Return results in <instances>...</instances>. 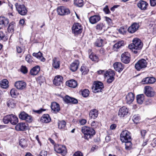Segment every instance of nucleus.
I'll return each instance as SVG.
<instances>
[{"mask_svg": "<svg viewBox=\"0 0 156 156\" xmlns=\"http://www.w3.org/2000/svg\"><path fill=\"white\" fill-rule=\"evenodd\" d=\"M133 44H129L128 47L135 53L137 52V50L141 49L143 47V44L139 39L134 38L133 41Z\"/></svg>", "mask_w": 156, "mask_h": 156, "instance_id": "f257e3e1", "label": "nucleus"}, {"mask_svg": "<svg viewBox=\"0 0 156 156\" xmlns=\"http://www.w3.org/2000/svg\"><path fill=\"white\" fill-rule=\"evenodd\" d=\"M81 131L84 134V139L87 140L91 139L95 134V132L93 129L87 126L82 127Z\"/></svg>", "mask_w": 156, "mask_h": 156, "instance_id": "f03ea898", "label": "nucleus"}, {"mask_svg": "<svg viewBox=\"0 0 156 156\" xmlns=\"http://www.w3.org/2000/svg\"><path fill=\"white\" fill-rule=\"evenodd\" d=\"M120 139L122 142H126L131 140L130 133L128 130H123L120 135Z\"/></svg>", "mask_w": 156, "mask_h": 156, "instance_id": "7ed1b4c3", "label": "nucleus"}, {"mask_svg": "<svg viewBox=\"0 0 156 156\" xmlns=\"http://www.w3.org/2000/svg\"><path fill=\"white\" fill-rule=\"evenodd\" d=\"M15 6L17 11L20 15H25L26 14L27 11L24 5L17 3L15 4Z\"/></svg>", "mask_w": 156, "mask_h": 156, "instance_id": "20e7f679", "label": "nucleus"}, {"mask_svg": "<svg viewBox=\"0 0 156 156\" xmlns=\"http://www.w3.org/2000/svg\"><path fill=\"white\" fill-rule=\"evenodd\" d=\"M83 30V27L79 23H74L72 28V33L75 35H77L80 34Z\"/></svg>", "mask_w": 156, "mask_h": 156, "instance_id": "39448f33", "label": "nucleus"}, {"mask_svg": "<svg viewBox=\"0 0 156 156\" xmlns=\"http://www.w3.org/2000/svg\"><path fill=\"white\" fill-rule=\"evenodd\" d=\"M54 150L57 153L63 155H65L67 152L66 147L61 145H55L54 146Z\"/></svg>", "mask_w": 156, "mask_h": 156, "instance_id": "423d86ee", "label": "nucleus"}, {"mask_svg": "<svg viewBox=\"0 0 156 156\" xmlns=\"http://www.w3.org/2000/svg\"><path fill=\"white\" fill-rule=\"evenodd\" d=\"M147 62L144 59L139 60L135 64V67L137 70H140L142 69L146 68L147 66Z\"/></svg>", "mask_w": 156, "mask_h": 156, "instance_id": "0eeeda50", "label": "nucleus"}, {"mask_svg": "<svg viewBox=\"0 0 156 156\" xmlns=\"http://www.w3.org/2000/svg\"><path fill=\"white\" fill-rule=\"evenodd\" d=\"M144 92L146 95L149 97H153L155 94V92L153 88L149 86L145 87Z\"/></svg>", "mask_w": 156, "mask_h": 156, "instance_id": "6e6552de", "label": "nucleus"}, {"mask_svg": "<svg viewBox=\"0 0 156 156\" xmlns=\"http://www.w3.org/2000/svg\"><path fill=\"white\" fill-rule=\"evenodd\" d=\"M57 12L58 14L61 16L67 15L70 13L69 10L63 6L58 7L57 9Z\"/></svg>", "mask_w": 156, "mask_h": 156, "instance_id": "1a4fd4ad", "label": "nucleus"}, {"mask_svg": "<svg viewBox=\"0 0 156 156\" xmlns=\"http://www.w3.org/2000/svg\"><path fill=\"white\" fill-rule=\"evenodd\" d=\"M103 88V83L100 82H98L95 83L92 88V91L94 93H97L101 91Z\"/></svg>", "mask_w": 156, "mask_h": 156, "instance_id": "9d476101", "label": "nucleus"}, {"mask_svg": "<svg viewBox=\"0 0 156 156\" xmlns=\"http://www.w3.org/2000/svg\"><path fill=\"white\" fill-rule=\"evenodd\" d=\"M130 59V54L127 52H125L122 53L121 56V60L122 62L126 63H128Z\"/></svg>", "mask_w": 156, "mask_h": 156, "instance_id": "9b49d317", "label": "nucleus"}, {"mask_svg": "<svg viewBox=\"0 0 156 156\" xmlns=\"http://www.w3.org/2000/svg\"><path fill=\"white\" fill-rule=\"evenodd\" d=\"M19 118L22 120H24L27 122H30L32 120V118L31 116L23 112H21L19 115Z\"/></svg>", "mask_w": 156, "mask_h": 156, "instance_id": "f8f14e48", "label": "nucleus"}, {"mask_svg": "<svg viewBox=\"0 0 156 156\" xmlns=\"http://www.w3.org/2000/svg\"><path fill=\"white\" fill-rule=\"evenodd\" d=\"M129 113L128 109L126 106H123L119 109L118 115L120 117H123L127 115Z\"/></svg>", "mask_w": 156, "mask_h": 156, "instance_id": "ddd939ff", "label": "nucleus"}, {"mask_svg": "<svg viewBox=\"0 0 156 156\" xmlns=\"http://www.w3.org/2000/svg\"><path fill=\"white\" fill-rule=\"evenodd\" d=\"M115 75L114 72L111 70H109L106 72L105 76H108L109 78L107 79V82L108 83H111L114 80V76Z\"/></svg>", "mask_w": 156, "mask_h": 156, "instance_id": "4468645a", "label": "nucleus"}, {"mask_svg": "<svg viewBox=\"0 0 156 156\" xmlns=\"http://www.w3.org/2000/svg\"><path fill=\"white\" fill-rule=\"evenodd\" d=\"M26 83L23 81H19L16 82L14 84L16 88L20 90H23L26 87Z\"/></svg>", "mask_w": 156, "mask_h": 156, "instance_id": "2eb2a0df", "label": "nucleus"}, {"mask_svg": "<svg viewBox=\"0 0 156 156\" xmlns=\"http://www.w3.org/2000/svg\"><path fill=\"white\" fill-rule=\"evenodd\" d=\"M155 81V79L154 78L148 77L143 78L141 81V83L142 84H152L154 83Z\"/></svg>", "mask_w": 156, "mask_h": 156, "instance_id": "dca6fc26", "label": "nucleus"}, {"mask_svg": "<svg viewBox=\"0 0 156 156\" xmlns=\"http://www.w3.org/2000/svg\"><path fill=\"white\" fill-rule=\"evenodd\" d=\"M148 5V3L144 1L140 0L137 3L138 7L141 10H145Z\"/></svg>", "mask_w": 156, "mask_h": 156, "instance_id": "f3484780", "label": "nucleus"}, {"mask_svg": "<svg viewBox=\"0 0 156 156\" xmlns=\"http://www.w3.org/2000/svg\"><path fill=\"white\" fill-rule=\"evenodd\" d=\"M63 77L61 76H56L53 81V83L56 86H58L62 83Z\"/></svg>", "mask_w": 156, "mask_h": 156, "instance_id": "a211bd4d", "label": "nucleus"}, {"mask_svg": "<svg viewBox=\"0 0 156 156\" xmlns=\"http://www.w3.org/2000/svg\"><path fill=\"white\" fill-rule=\"evenodd\" d=\"M101 19L100 16L99 15H96L90 16L89 20L91 24H94L99 21Z\"/></svg>", "mask_w": 156, "mask_h": 156, "instance_id": "6ab92c4d", "label": "nucleus"}, {"mask_svg": "<svg viewBox=\"0 0 156 156\" xmlns=\"http://www.w3.org/2000/svg\"><path fill=\"white\" fill-rule=\"evenodd\" d=\"M139 27V24L136 23H134L129 27L128 30L129 33H133L135 32L138 29Z\"/></svg>", "mask_w": 156, "mask_h": 156, "instance_id": "aec40b11", "label": "nucleus"}, {"mask_svg": "<svg viewBox=\"0 0 156 156\" xmlns=\"http://www.w3.org/2000/svg\"><path fill=\"white\" fill-rule=\"evenodd\" d=\"M134 99V94L131 93H129L126 96V101L127 104H130L133 101Z\"/></svg>", "mask_w": 156, "mask_h": 156, "instance_id": "412c9836", "label": "nucleus"}, {"mask_svg": "<svg viewBox=\"0 0 156 156\" xmlns=\"http://www.w3.org/2000/svg\"><path fill=\"white\" fill-rule=\"evenodd\" d=\"M51 108L53 112L55 113L58 112L60 110L59 105L56 102H53L51 103Z\"/></svg>", "mask_w": 156, "mask_h": 156, "instance_id": "4be33fe9", "label": "nucleus"}, {"mask_svg": "<svg viewBox=\"0 0 156 156\" xmlns=\"http://www.w3.org/2000/svg\"><path fill=\"white\" fill-rule=\"evenodd\" d=\"M27 129V126L25 123L21 122L18 123L15 126V129L17 131H23Z\"/></svg>", "mask_w": 156, "mask_h": 156, "instance_id": "5701e85b", "label": "nucleus"}, {"mask_svg": "<svg viewBox=\"0 0 156 156\" xmlns=\"http://www.w3.org/2000/svg\"><path fill=\"white\" fill-rule=\"evenodd\" d=\"M114 69L119 72L122 71L124 68V66L121 62H116L113 64Z\"/></svg>", "mask_w": 156, "mask_h": 156, "instance_id": "b1692460", "label": "nucleus"}, {"mask_svg": "<svg viewBox=\"0 0 156 156\" xmlns=\"http://www.w3.org/2000/svg\"><path fill=\"white\" fill-rule=\"evenodd\" d=\"M79 63V61L78 60L74 61L70 65V70L73 72L76 71L78 68Z\"/></svg>", "mask_w": 156, "mask_h": 156, "instance_id": "393cba45", "label": "nucleus"}, {"mask_svg": "<svg viewBox=\"0 0 156 156\" xmlns=\"http://www.w3.org/2000/svg\"><path fill=\"white\" fill-rule=\"evenodd\" d=\"M124 45V42L123 41H118L113 47V49L115 51H117L118 49Z\"/></svg>", "mask_w": 156, "mask_h": 156, "instance_id": "a878e982", "label": "nucleus"}, {"mask_svg": "<svg viewBox=\"0 0 156 156\" xmlns=\"http://www.w3.org/2000/svg\"><path fill=\"white\" fill-rule=\"evenodd\" d=\"M66 84L67 86L73 88L76 87L77 85V81L74 80H71L67 81Z\"/></svg>", "mask_w": 156, "mask_h": 156, "instance_id": "bb28decb", "label": "nucleus"}, {"mask_svg": "<svg viewBox=\"0 0 156 156\" xmlns=\"http://www.w3.org/2000/svg\"><path fill=\"white\" fill-rule=\"evenodd\" d=\"M51 120V118L48 114H44L41 118V121L43 123H47Z\"/></svg>", "mask_w": 156, "mask_h": 156, "instance_id": "cd10ccee", "label": "nucleus"}, {"mask_svg": "<svg viewBox=\"0 0 156 156\" xmlns=\"http://www.w3.org/2000/svg\"><path fill=\"white\" fill-rule=\"evenodd\" d=\"M98 110L95 109L91 110L89 113V116L91 119H95L98 116Z\"/></svg>", "mask_w": 156, "mask_h": 156, "instance_id": "c85d7f7f", "label": "nucleus"}, {"mask_svg": "<svg viewBox=\"0 0 156 156\" xmlns=\"http://www.w3.org/2000/svg\"><path fill=\"white\" fill-rule=\"evenodd\" d=\"M40 70V67L38 66H37L31 69L30 73L31 75H36L38 73Z\"/></svg>", "mask_w": 156, "mask_h": 156, "instance_id": "c756f323", "label": "nucleus"}, {"mask_svg": "<svg viewBox=\"0 0 156 156\" xmlns=\"http://www.w3.org/2000/svg\"><path fill=\"white\" fill-rule=\"evenodd\" d=\"M52 66L55 69H59L60 67V62L58 59L54 57L52 59Z\"/></svg>", "mask_w": 156, "mask_h": 156, "instance_id": "7c9ffc66", "label": "nucleus"}, {"mask_svg": "<svg viewBox=\"0 0 156 156\" xmlns=\"http://www.w3.org/2000/svg\"><path fill=\"white\" fill-rule=\"evenodd\" d=\"M10 118V122L13 125H16L18 122V118L15 115L11 114Z\"/></svg>", "mask_w": 156, "mask_h": 156, "instance_id": "2f4dec72", "label": "nucleus"}, {"mask_svg": "<svg viewBox=\"0 0 156 156\" xmlns=\"http://www.w3.org/2000/svg\"><path fill=\"white\" fill-rule=\"evenodd\" d=\"M33 55L40 59L42 62H44L45 60V59L42 56V54L40 52H39L37 53L34 52L33 53Z\"/></svg>", "mask_w": 156, "mask_h": 156, "instance_id": "473e14b6", "label": "nucleus"}, {"mask_svg": "<svg viewBox=\"0 0 156 156\" xmlns=\"http://www.w3.org/2000/svg\"><path fill=\"white\" fill-rule=\"evenodd\" d=\"M9 23V20L4 17H0V24L5 26H7Z\"/></svg>", "mask_w": 156, "mask_h": 156, "instance_id": "72a5a7b5", "label": "nucleus"}, {"mask_svg": "<svg viewBox=\"0 0 156 156\" xmlns=\"http://www.w3.org/2000/svg\"><path fill=\"white\" fill-rule=\"evenodd\" d=\"M16 101L13 99L8 100L7 102V106L11 108H14L16 106Z\"/></svg>", "mask_w": 156, "mask_h": 156, "instance_id": "f704fd0d", "label": "nucleus"}, {"mask_svg": "<svg viewBox=\"0 0 156 156\" xmlns=\"http://www.w3.org/2000/svg\"><path fill=\"white\" fill-rule=\"evenodd\" d=\"M144 94L138 95L136 97L137 103L140 104H142L144 100Z\"/></svg>", "mask_w": 156, "mask_h": 156, "instance_id": "c9c22d12", "label": "nucleus"}, {"mask_svg": "<svg viewBox=\"0 0 156 156\" xmlns=\"http://www.w3.org/2000/svg\"><path fill=\"white\" fill-rule=\"evenodd\" d=\"M8 83L9 82L8 80L4 79L1 82L0 85L2 88L6 89L9 86Z\"/></svg>", "mask_w": 156, "mask_h": 156, "instance_id": "e433bc0d", "label": "nucleus"}, {"mask_svg": "<svg viewBox=\"0 0 156 156\" xmlns=\"http://www.w3.org/2000/svg\"><path fill=\"white\" fill-rule=\"evenodd\" d=\"M66 122L63 120L59 121L58 122V127L60 129H66Z\"/></svg>", "mask_w": 156, "mask_h": 156, "instance_id": "4c0bfd02", "label": "nucleus"}, {"mask_svg": "<svg viewBox=\"0 0 156 156\" xmlns=\"http://www.w3.org/2000/svg\"><path fill=\"white\" fill-rule=\"evenodd\" d=\"M104 40L99 38H98L95 43L96 46L98 47H101L103 45Z\"/></svg>", "mask_w": 156, "mask_h": 156, "instance_id": "58836bf2", "label": "nucleus"}, {"mask_svg": "<svg viewBox=\"0 0 156 156\" xmlns=\"http://www.w3.org/2000/svg\"><path fill=\"white\" fill-rule=\"evenodd\" d=\"M10 94L11 97L14 98H16L18 94L17 90L14 88H12L11 90Z\"/></svg>", "mask_w": 156, "mask_h": 156, "instance_id": "ea45409f", "label": "nucleus"}, {"mask_svg": "<svg viewBox=\"0 0 156 156\" xmlns=\"http://www.w3.org/2000/svg\"><path fill=\"white\" fill-rule=\"evenodd\" d=\"M105 24L102 23H100L98 24L96 26V29L97 30H105Z\"/></svg>", "mask_w": 156, "mask_h": 156, "instance_id": "a19ab883", "label": "nucleus"}, {"mask_svg": "<svg viewBox=\"0 0 156 156\" xmlns=\"http://www.w3.org/2000/svg\"><path fill=\"white\" fill-rule=\"evenodd\" d=\"M74 2L75 5L79 7H82L83 4V0H74Z\"/></svg>", "mask_w": 156, "mask_h": 156, "instance_id": "79ce46f5", "label": "nucleus"}, {"mask_svg": "<svg viewBox=\"0 0 156 156\" xmlns=\"http://www.w3.org/2000/svg\"><path fill=\"white\" fill-rule=\"evenodd\" d=\"M19 144L23 148H24L26 147L27 146V144L26 140L23 138L21 139L19 141Z\"/></svg>", "mask_w": 156, "mask_h": 156, "instance_id": "37998d69", "label": "nucleus"}, {"mask_svg": "<svg viewBox=\"0 0 156 156\" xmlns=\"http://www.w3.org/2000/svg\"><path fill=\"white\" fill-rule=\"evenodd\" d=\"M89 58L92 60L94 61L98 62V58L97 56L94 54L91 53L89 55Z\"/></svg>", "mask_w": 156, "mask_h": 156, "instance_id": "c03bdc74", "label": "nucleus"}, {"mask_svg": "<svg viewBox=\"0 0 156 156\" xmlns=\"http://www.w3.org/2000/svg\"><path fill=\"white\" fill-rule=\"evenodd\" d=\"M80 70L84 74H87L89 71L88 69L84 66H81L80 69Z\"/></svg>", "mask_w": 156, "mask_h": 156, "instance_id": "a18cd8bd", "label": "nucleus"}, {"mask_svg": "<svg viewBox=\"0 0 156 156\" xmlns=\"http://www.w3.org/2000/svg\"><path fill=\"white\" fill-rule=\"evenodd\" d=\"M10 117H11L10 115H7L4 117L3 120V122L5 124H8L10 122Z\"/></svg>", "mask_w": 156, "mask_h": 156, "instance_id": "49530a36", "label": "nucleus"}, {"mask_svg": "<svg viewBox=\"0 0 156 156\" xmlns=\"http://www.w3.org/2000/svg\"><path fill=\"white\" fill-rule=\"evenodd\" d=\"M82 94L83 97H87L89 94V91L88 89H85L82 91Z\"/></svg>", "mask_w": 156, "mask_h": 156, "instance_id": "de8ad7c7", "label": "nucleus"}, {"mask_svg": "<svg viewBox=\"0 0 156 156\" xmlns=\"http://www.w3.org/2000/svg\"><path fill=\"white\" fill-rule=\"evenodd\" d=\"M124 142L125 143V148L126 149H128L131 147L132 143L131 142V140Z\"/></svg>", "mask_w": 156, "mask_h": 156, "instance_id": "09e8293b", "label": "nucleus"}, {"mask_svg": "<svg viewBox=\"0 0 156 156\" xmlns=\"http://www.w3.org/2000/svg\"><path fill=\"white\" fill-rule=\"evenodd\" d=\"M72 98L70 97L68 95L66 96L64 98V101L67 103H70V100Z\"/></svg>", "mask_w": 156, "mask_h": 156, "instance_id": "8fccbe9b", "label": "nucleus"}, {"mask_svg": "<svg viewBox=\"0 0 156 156\" xmlns=\"http://www.w3.org/2000/svg\"><path fill=\"white\" fill-rule=\"evenodd\" d=\"M139 119V117L136 115H134L133 118V122L136 123H137Z\"/></svg>", "mask_w": 156, "mask_h": 156, "instance_id": "3c124183", "label": "nucleus"}, {"mask_svg": "<svg viewBox=\"0 0 156 156\" xmlns=\"http://www.w3.org/2000/svg\"><path fill=\"white\" fill-rule=\"evenodd\" d=\"M14 26L13 22L10 23L8 26V31H11L12 30H13Z\"/></svg>", "mask_w": 156, "mask_h": 156, "instance_id": "603ef678", "label": "nucleus"}, {"mask_svg": "<svg viewBox=\"0 0 156 156\" xmlns=\"http://www.w3.org/2000/svg\"><path fill=\"white\" fill-rule=\"evenodd\" d=\"M21 71L23 73H26L27 72V68L25 66H22L21 67Z\"/></svg>", "mask_w": 156, "mask_h": 156, "instance_id": "864d4df0", "label": "nucleus"}, {"mask_svg": "<svg viewBox=\"0 0 156 156\" xmlns=\"http://www.w3.org/2000/svg\"><path fill=\"white\" fill-rule=\"evenodd\" d=\"M103 11L106 14H109L110 13L108 5H106L104 8Z\"/></svg>", "mask_w": 156, "mask_h": 156, "instance_id": "5fc2aeb1", "label": "nucleus"}, {"mask_svg": "<svg viewBox=\"0 0 156 156\" xmlns=\"http://www.w3.org/2000/svg\"><path fill=\"white\" fill-rule=\"evenodd\" d=\"M119 32L122 34H124L126 32V29L123 27H121L119 29Z\"/></svg>", "mask_w": 156, "mask_h": 156, "instance_id": "6e6d98bb", "label": "nucleus"}, {"mask_svg": "<svg viewBox=\"0 0 156 156\" xmlns=\"http://www.w3.org/2000/svg\"><path fill=\"white\" fill-rule=\"evenodd\" d=\"M147 133V131L145 130H142L140 131V133L141 135L142 136V137H143V138H144V137L145 136V135L146 134V133Z\"/></svg>", "mask_w": 156, "mask_h": 156, "instance_id": "4d7b16f0", "label": "nucleus"}, {"mask_svg": "<svg viewBox=\"0 0 156 156\" xmlns=\"http://www.w3.org/2000/svg\"><path fill=\"white\" fill-rule=\"evenodd\" d=\"M78 103L77 100L75 98H72L70 100V103H72L73 104H76Z\"/></svg>", "mask_w": 156, "mask_h": 156, "instance_id": "13d9d810", "label": "nucleus"}, {"mask_svg": "<svg viewBox=\"0 0 156 156\" xmlns=\"http://www.w3.org/2000/svg\"><path fill=\"white\" fill-rule=\"evenodd\" d=\"M26 60L29 63L31 62V59H30V55H27L26 57Z\"/></svg>", "mask_w": 156, "mask_h": 156, "instance_id": "bf43d9fd", "label": "nucleus"}, {"mask_svg": "<svg viewBox=\"0 0 156 156\" xmlns=\"http://www.w3.org/2000/svg\"><path fill=\"white\" fill-rule=\"evenodd\" d=\"M45 109H44L42 108H41V109L37 110H33V111L34 112H35L38 114H41L43 112V111H45Z\"/></svg>", "mask_w": 156, "mask_h": 156, "instance_id": "052dcab7", "label": "nucleus"}, {"mask_svg": "<svg viewBox=\"0 0 156 156\" xmlns=\"http://www.w3.org/2000/svg\"><path fill=\"white\" fill-rule=\"evenodd\" d=\"M73 156H83L82 153L80 151L76 152Z\"/></svg>", "mask_w": 156, "mask_h": 156, "instance_id": "680f3d73", "label": "nucleus"}, {"mask_svg": "<svg viewBox=\"0 0 156 156\" xmlns=\"http://www.w3.org/2000/svg\"><path fill=\"white\" fill-rule=\"evenodd\" d=\"M86 122H87L86 120V119H82L80 120L79 121L81 125H84L86 123Z\"/></svg>", "mask_w": 156, "mask_h": 156, "instance_id": "e2e57ef3", "label": "nucleus"}, {"mask_svg": "<svg viewBox=\"0 0 156 156\" xmlns=\"http://www.w3.org/2000/svg\"><path fill=\"white\" fill-rule=\"evenodd\" d=\"M40 156H47V152L45 151H41L40 154Z\"/></svg>", "mask_w": 156, "mask_h": 156, "instance_id": "0e129e2a", "label": "nucleus"}, {"mask_svg": "<svg viewBox=\"0 0 156 156\" xmlns=\"http://www.w3.org/2000/svg\"><path fill=\"white\" fill-rule=\"evenodd\" d=\"M105 20L108 24H111L112 23V20L110 18L107 17H105Z\"/></svg>", "mask_w": 156, "mask_h": 156, "instance_id": "69168bd1", "label": "nucleus"}, {"mask_svg": "<svg viewBox=\"0 0 156 156\" xmlns=\"http://www.w3.org/2000/svg\"><path fill=\"white\" fill-rule=\"evenodd\" d=\"M150 4L152 6H154L156 4V0H150Z\"/></svg>", "mask_w": 156, "mask_h": 156, "instance_id": "338daca9", "label": "nucleus"}, {"mask_svg": "<svg viewBox=\"0 0 156 156\" xmlns=\"http://www.w3.org/2000/svg\"><path fill=\"white\" fill-rule=\"evenodd\" d=\"M151 145L153 147H156V138L154 139L153 142L151 143Z\"/></svg>", "mask_w": 156, "mask_h": 156, "instance_id": "774afa93", "label": "nucleus"}]
</instances>
